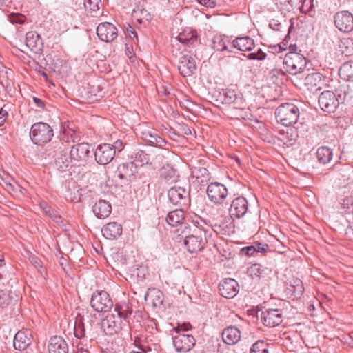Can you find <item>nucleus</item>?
<instances>
[{
    "label": "nucleus",
    "mask_w": 353,
    "mask_h": 353,
    "mask_svg": "<svg viewBox=\"0 0 353 353\" xmlns=\"http://www.w3.org/2000/svg\"><path fill=\"white\" fill-rule=\"evenodd\" d=\"M206 230L196 225L185 227L181 232L184 238L183 244L190 253H196L202 250L207 242Z\"/></svg>",
    "instance_id": "obj_1"
},
{
    "label": "nucleus",
    "mask_w": 353,
    "mask_h": 353,
    "mask_svg": "<svg viewBox=\"0 0 353 353\" xmlns=\"http://www.w3.org/2000/svg\"><path fill=\"white\" fill-rule=\"evenodd\" d=\"M48 148V155L52 156L54 159L56 165L59 169L64 170L70 166V163L73 162V161H70V156H67L70 147L68 141L65 139V137L54 141Z\"/></svg>",
    "instance_id": "obj_2"
},
{
    "label": "nucleus",
    "mask_w": 353,
    "mask_h": 353,
    "mask_svg": "<svg viewBox=\"0 0 353 353\" xmlns=\"http://www.w3.org/2000/svg\"><path fill=\"white\" fill-rule=\"evenodd\" d=\"M299 114L298 107L291 103H285L280 105L275 112L277 121L284 126H290L296 123Z\"/></svg>",
    "instance_id": "obj_3"
},
{
    "label": "nucleus",
    "mask_w": 353,
    "mask_h": 353,
    "mask_svg": "<svg viewBox=\"0 0 353 353\" xmlns=\"http://www.w3.org/2000/svg\"><path fill=\"white\" fill-rule=\"evenodd\" d=\"M54 136L52 127L44 122L34 123L30 130L31 141L36 145H43L50 142Z\"/></svg>",
    "instance_id": "obj_4"
},
{
    "label": "nucleus",
    "mask_w": 353,
    "mask_h": 353,
    "mask_svg": "<svg viewBox=\"0 0 353 353\" xmlns=\"http://www.w3.org/2000/svg\"><path fill=\"white\" fill-rule=\"evenodd\" d=\"M283 64L289 73L297 74L305 68L307 62L303 55L296 52H290L285 56Z\"/></svg>",
    "instance_id": "obj_5"
},
{
    "label": "nucleus",
    "mask_w": 353,
    "mask_h": 353,
    "mask_svg": "<svg viewBox=\"0 0 353 353\" xmlns=\"http://www.w3.org/2000/svg\"><path fill=\"white\" fill-rule=\"evenodd\" d=\"M90 304L98 312H106L113 306L112 301L108 293L105 291L95 292L92 296Z\"/></svg>",
    "instance_id": "obj_6"
},
{
    "label": "nucleus",
    "mask_w": 353,
    "mask_h": 353,
    "mask_svg": "<svg viewBox=\"0 0 353 353\" xmlns=\"http://www.w3.org/2000/svg\"><path fill=\"white\" fill-rule=\"evenodd\" d=\"M206 192L210 201L215 204H223L228 194L227 188L218 182L209 184Z\"/></svg>",
    "instance_id": "obj_7"
},
{
    "label": "nucleus",
    "mask_w": 353,
    "mask_h": 353,
    "mask_svg": "<svg viewBox=\"0 0 353 353\" xmlns=\"http://www.w3.org/2000/svg\"><path fill=\"white\" fill-rule=\"evenodd\" d=\"M115 154L116 146L104 143L97 148L94 152V157L99 164L106 165L113 160Z\"/></svg>",
    "instance_id": "obj_8"
},
{
    "label": "nucleus",
    "mask_w": 353,
    "mask_h": 353,
    "mask_svg": "<svg viewBox=\"0 0 353 353\" xmlns=\"http://www.w3.org/2000/svg\"><path fill=\"white\" fill-rule=\"evenodd\" d=\"M190 193L186 188L181 186H174L169 189L168 196L170 201L180 207L188 204Z\"/></svg>",
    "instance_id": "obj_9"
},
{
    "label": "nucleus",
    "mask_w": 353,
    "mask_h": 353,
    "mask_svg": "<svg viewBox=\"0 0 353 353\" xmlns=\"http://www.w3.org/2000/svg\"><path fill=\"white\" fill-rule=\"evenodd\" d=\"M123 321L115 314H108L101 321V327L108 335L119 332L123 327Z\"/></svg>",
    "instance_id": "obj_10"
},
{
    "label": "nucleus",
    "mask_w": 353,
    "mask_h": 353,
    "mask_svg": "<svg viewBox=\"0 0 353 353\" xmlns=\"http://www.w3.org/2000/svg\"><path fill=\"white\" fill-rule=\"evenodd\" d=\"M173 345L177 352H188L195 345L196 341L192 335L179 334L172 336Z\"/></svg>",
    "instance_id": "obj_11"
},
{
    "label": "nucleus",
    "mask_w": 353,
    "mask_h": 353,
    "mask_svg": "<svg viewBox=\"0 0 353 353\" xmlns=\"http://www.w3.org/2000/svg\"><path fill=\"white\" fill-rule=\"evenodd\" d=\"M90 154V145L87 143H77L70 147V158L73 162H85Z\"/></svg>",
    "instance_id": "obj_12"
},
{
    "label": "nucleus",
    "mask_w": 353,
    "mask_h": 353,
    "mask_svg": "<svg viewBox=\"0 0 353 353\" xmlns=\"http://www.w3.org/2000/svg\"><path fill=\"white\" fill-rule=\"evenodd\" d=\"M97 34L102 41L111 42L117 37V28L111 23H101L97 28Z\"/></svg>",
    "instance_id": "obj_13"
},
{
    "label": "nucleus",
    "mask_w": 353,
    "mask_h": 353,
    "mask_svg": "<svg viewBox=\"0 0 353 353\" xmlns=\"http://www.w3.org/2000/svg\"><path fill=\"white\" fill-rule=\"evenodd\" d=\"M261 320L265 326L274 327L282 323L283 315L278 309H268L261 312Z\"/></svg>",
    "instance_id": "obj_14"
},
{
    "label": "nucleus",
    "mask_w": 353,
    "mask_h": 353,
    "mask_svg": "<svg viewBox=\"0 0 353 353\" xmlns=\"http://www.w3.org/2000/svg\"><path fill=\"white\" fill-rule=\"evenodd\" d=\"M248 210V202L243 196L235 198L232 201L229 210L231 217L241 218L247 213Z\"/></svg>",
    "instance_id": "obj_15"
},
{
    "label": "nucleus",
    "mask_w": 353,
    "mask_h": 353,
    "mask_svg": "<svg viewBox=\"0 0 353 353\" xmlns=\"http://www.w3.org/2000/svg\"><path fill=\"white\" fill-rule=\"evenodd\" d=\"M117 174L121 179L132 181L138 174V167L134 162L123 163L118 166Z\"/></svg>",
    "instance_id": "obj_16"
},
{
    "label": "nucleus",
    "mask_w": 353,
    "mask_h": 353,
    "mask_svg": "<svg viewBox=\"0 0 353 353\" xmlns=\"http://www.w3.org/2000/svg\"><path fill=\"white\" fill-rule=\"evenodd\" d=\"M221 296L227 299L234 297L239 292V284L233 279H225L219 285Z\"/></svg>",
    "instance_id": "obj_17"
},
{
    "label": "nucleus",
    "mask_w": 353,
    "mask_h": 353,
    "mask_svg": "<svg viewBox=\"0 0 353 353\" xmlns=\"http://www.w3.org/2000/svg\"><path fill=\"white\" fill-rule=\"evenodd\" d=\"M196 69V61L191 56L185 54L179 59L178 70L183 77L191 76Z\"/></svg>",
    "instance_id": "obj_18"
},
{
    "label": "nucleus",
    "mask_w": 353,
    "mask_h": 353,
    "mask_svg": "<svg viewBox=\"0 0 353 353\" xmlns=\"http://www.w3.org/2000/svg\"><path fill=\"white\" fill-rule=\"evenodd\" d=\"M141 139L151 145L163 148L166 141L159 136L154 130L146 129L141 132Z\"/></svg>",
    "instance_id": "obj_19"
},
{
    "label": "nucleus",
    "mask_w": 353,
    "mask_h": 353,
    "mask_svg": "<svg viewBox=\"0 0 353 353\" xmlns=\"http://www.w3.org/2000/svg\"><path fill=\"white\" fill-rule=\"evenodd\" d=\"M49 353H68V345L66 341L61 336H52L48 343Z\"/></svg>",
    "instance_id": "obj_20"
},
{
    "label": "nucleus",
    "mask_w": 353,
    "mask_h": 353,
    "mask_svg": "<svg viewBox=\"0 0 353 353\" xmlns=\"http://www.w3.org/2000/svg\"><path fill=\"white\" fill-rule=\"evenodd\" d=\"M164 296L158 289H148L145 295V300L154 307H160L163 303Z\"/></svg>",
    "instance_id": "obj_21"
},
{
    "label": "nucleus",
    "mask_w": 353,
    "mask_h": 353,
    "mask_svg": "<svg viewBox=\"0 0 353 353\" xmlns=\"http://www.w3.org/2000/svg\"><path fill=\"white\" fill-rule=\"evenodd\" d=\"M122 226L117 222H110L101 230L103 236L108 239H117L122 234Z\"/></svg>",
    "instance_id": "obj_22"
},
{
    "label": "nucleus",
    "mask_w": 353,
    "mask_h": 353,
    "mask_svg": "<svg viewBox=\"0 0 353 353\" xmlns=\"http://www.w3.org/2000/svg\"><path fill=\"white\" fill-rule=\"evenodd\" d=\"M222 339L225 343L231 345H234L241 339L240 330L234 326L226 327L222 332Z\"/></svg>",
    "instance_id": "obj_23"
},
{
    "label": "nucleus",
    "mask_w": 353,
    "mask_h": 353,
    "mask_svg": "<svg viewBox=\"0 0 353 353\" xmlns=\"http://www.w3.org/2000/svg\"><path fill=\"white\" fill-rule=\"evenodd\" d=\"M231 114L237 119H245L248 117L247 105L245 100L239 95L235 101L232 104Z\"/></svg>",
    "instance_id": "obj_24"
},
{
    "label": "nucleus",
    "mask_w": 353,
    "mask_h": 353,
    "mask_svg": "<svg viewBox=\"0 0 353 353\" xmlns=\"http://www.w3.org/2000/svg\"><path fill=\"white\" fill-rule=\"evenodd\" d=\"M26 45L34 52L41 50L43 48V41L40 35L33 31H30L26 34Z\"/></svg>",
    "instance_id": "obj_25"
},
{
    "label": "nucleus",
    "mask_w": 353,
    "mask_h": 353,
    "mask_svg": "<svg viewBox=\"0 0 353 353\" xmlns=\"http://www.w3.org/2000/svg\"><path fill=\"white\" fill-rule=\"evenodd\" d=\"M177 39L183 45L191 46L198 41V35L196 30L187 28L178 35Z\"/></svg>",
    "instance_id": "obj_26"
},
{
    "label": "nucleus",
    "mask_w": 353,
    "mask_h": 353,
    "mask_svg": "<svg viewBox=\"0 0 353 353\" xmlns=\"http://www.w3.org/2000/svg\"><path fill=\"white\" fill-rule=\"evenodd\" d=\"M112 211L111 205L105 200H99L93 206V212L99 219L108 217Z\"/></svg>",
    "instance_id": "obj_27"
},
{
    "label": "nucleus",
    "mask_w": 353,
    "mask_h": 353,
    "mask_svg": "<svg viewBox=\"0 0 353 353\" xmlns=\"http://www.w3.org/2000/svg\"><path fill=\"white\" fill-rule=\"evenodd\" d=\"M234 48L241 51H251L255 46L254 40L248 37H236L232 41Z\"/></svg>",
    "instance_id": "obj_28"
},
{
    "label": "nucleus",
    "mask_w": 353,
    "mask_h": 353,
    "mask_svg": "<svg viewBox=\"0 0 353 353\" xmlns=\"http://www.w3.org/2000/svg\"><path fill=\"white\" fill-rule=\"evenodd\" d=\"M13 343L16 350L22 351L30 345L31 340L24 332L19 331L14 336Z\"/></svg>",
    "instance_id": "obj_29"
},
{
    "label": "nucleus",
    "mask_w": 353,
    "mask_h": 353,
    "mask_svg": "<svg viewBox=\"0 0 353 353\" xmlns=\"http://www.w3.org/2000/svg\"><path fill=\"white\" fill-rule=\"evenodd\" d=\"M185 219V213L181 209H176L170 212L166 216L167 223L171 226H182L183 221Z\"/></svg>",
    "instance_id": "obj_30"
},
{
    "label": "nucleus",
    "mask_w": 353,
    "mask_h": 353,
    "mask_svg": "<svg viewBox=\"0 0 353 353\" xmlns=\"http://www.w3.org/2000/svg\"><path fill=\"white\" fill-rule=\"evenodd\" d=\"M288 290L294 297L298 298L303 293V282L298 278H292L288 283Z\"/></svg>",
    "instance_id": "obj_31"
},
{
    "label": "nucleus",
    "mask_w": 353,
    "mask_h": 353,
    "mask_svg": "<svg viewBox=\"0 0 353 353\" xmlns=\"http://www.w3.org/2000/svg\"><path fill=\"white\" fill-rule=\"evenodd\" d=\"M341 79L347 81H353V61L344 63L339 69Z\"/></svg>",
    "instance_id": "obj_32"
},
{
    "label": "nucleus",
    "mask_w": 353,
    "mask_h": 353,
    "mask_svg": "<svg viewBox=\"0 0 353 353\" xmlns=\"http://www.w3.org/2000/svg\"><path fill=\"white\" fill-rule=\"evenodd\" d=\"M335 26L353 25V16L347 11L337 12L334 16Z\"/></svg>",
    "instance_id": "obj_33"
},
{
    "label": "nucleus",
    "mask_w": 353,
    "mask_h": 353,
    "mask_svg": "<svg viewBox=\"0 0 353 353\" xmlns=\"http://www.w3.org/2000/svg\"><path fill=\"white\" fill-rule=\"evenodd\" d=\"M116 316H119L121 320L126 321L132 314V309L128 303L122 302L115 305Z\"/></svg>",
    "instance_id": "obj_34"
},
{
    "label": "nucleus",
    "mask_w": 353,
    "mask_h": 353,
    "mask_svg": "<svg viewBox=\"0 0 353 353\" xmlns=\"http://www.w3.org/2000/svg\"><path fill=\"white\" fill-rule=\"evenodd\" d=\"M192 174L197 179H200L201 183H206L210 179L209 171L204 167L195 166L192 169Z\"/></svg>",
    "instance_id": "obj_35"
},
{
    "label": "nucleus",
    "mask_w": 353,
    "mask_h": 353,
    "mask_svg": "<svg viewBox=\"0 0 353 353\" xmlns=\"http://www.w3.org/2000/svg\"><path fill=\"white\" fill-rule=\"evenodd\" d=\"M331 101V91L326 90L323 92L319 97V104L321 110L330 113L331 112L330 102Z\"/></svg>",
    "instance_id": "obj_36"
},
{
    "label": "nucleus",
    "mask_w": 353,
    "mask_h": 353,
    "mask_svg": "<svg viewBox=\"0 0 353 353\" xmlns=\"http://www.w3.org/2000/svg\"><path fill=\"white\" fill-rule=\"evenodd\" d=\"M316 157L321 163H327L331 160V150L327 146L320 147L317 150Z\"/></svg>",
    "instance_id": "obj_37"
},
{
    "label": "nucleus",
    "mask_w": 353,
    "mask_h": 353,
    "mask_svg": "<svg viewBox=\"0 0 353 353\" xmlns=\"http://www.w3.org/2000/svg\"><path fill=\"white\" fill-rule=\"evenodd\" d=\"M212 48L216 51H228L231 52V50H228L225 43V39L221 35H216L212 39Z\"/></svg>",
    "instance_id": "obj_38"
},
{
    "label": "nucleus",
    "mask_w": 353,
    "mask_h": 353,
    "mask_svg": "<svg viewBox=\"0 0 353 353\" xmlns=\"http://www.w3.org/2000/svg\"><path fill=\"white\" fill-rule=\"evenodd\" d=\"M238 96L234 90H227L221 94L219 100L223 104L232 105Z\"/></svg>",
    "instance_id": "obj_39"
},
{
    "label": "nucleus",
    "mask_w": 353,
    "mask_h": 353,
    "mask_svg": "<svg viewBox=\"0 0 353 353\" xmlns=\"http://www.w3.org/2000/svg\"><path fill=\"white\" fill-rule=\"evenodd\" d=\"M349 41H340L339 48L336 50L335 55L336 57H348L350 55L352 50L347 46Z\"/></svg>",
    "instance_id": "obj_40"
},
{
    "label": "nucleus",
    "mask_w": 353,
    "mask_h": 353,
    "mask_svg": "<svg viewBox=\"0 0 353 353\" xmlns=\"http://www.w3.org/2000/svg\"><path fill=\"white\" fill-rule=\"evenodd\" d=\"M268 347L265 341L259 340L252 345L250 353H268Z\"/></svg>",
    "instance_id": "obj_41"
},
{
    "label": "nucleus",
    "mask_w": 353,
    "mask_h": 353,
    "mask_svg": "<svg viewBox=\"0 0 353 353\" xmlns=\"http://www.w3.org/2000/svg\"><path fill=\"white\" fill-rule=\"evenodd\" d=\"M101 0H85L84 1L86 10L89 11L92 14L98 12Z\"/></svg>",
    "instance_id": "obj_42"
},
{
    "label": "nucleus",
    "mask_w": 353,
    "mask_h": 353,
    "mask_svg": "<svg viewBox=\"0 0 353 353\" xmlns=\"http://www.w3.org/2000/svg\"><path fill=\"white\" fill-rule=\"evenodd\" d=\"M341 205L345 212H353V197H346L343 199L341 203Z\"/></svg>",
    "instance_id": "obj_43"
},
{
    "label": "nucleus",
    "mask_w": 353,
    "mask_h": 353,
    "mask_svg": "<svg viewBox=\"0 0 353 353\" xmlns=\"http://www.w3.org/2000/svg\"><path fill=\"white\" fill-rule=\"evenodd\" d=\"M52 220L55 221L57 224H61L63 222V219L59 212L50 207V208L45 213Z\"/></svg>",
    "instance_id": "obj_44"
},
{
    "label": "nucleus",
    "mask_w": 353,
    "mask_h": 353,
    "mask_svg": "<svg viewBox=\"0 0 353 353\" xmlns=\"http://www.w3.org/2000/svg\"><path fill=\"white\" fill-rule=\"evenodd\" d=\"M321 79L319 73H312L305 78V84L307 85H316V83Z\"/></svg>",
    "instance_id": "obj_45"
},
{
    "label": "nucleus",
    "mask_w": 353,
    "mask_h": 353,
    "mask_svg": "<svg viewBox=\"0 0 353 353\" xmlns=\"http://www.w3.org/2000/svg\"><path fill=\"white\" fill-rule=\"evenodd\" d=\"M244 56L250 60L263 61L266 58L267 54L261 49H259L256 52H252L248 55L244 54Z\"/></svg>",
    "instance_id": "obj_46"
},
{
    "label": "nucleus",
    "mask_w": 353,
    "mask_h": 353,
    "mask_svg": "<svg viewBox=\"0 0 353 353\" xmlns=\"http://www.w3.org/2000/svg\"><path fill=\"white\" fill-rule=\"evenodd\" d=\"M314 0H303L300 10L302 13H310L314 8Z\"/></svg>",
    "instance_id": "obj_47"
},
{
    "label": "nucleus",
    "mask_w": 353,
    "mask_h": 353,
    "mask_svg": "<svg viewBox=\"0 0 353 353\" xmlns=\"http://www.w3.org/2000/svg\"><path fill=\"white\" fill-rule=\"evenodd\" d=\"M161 174L166 180H170L175 176V171L172 168L164 169Z\"/></svg>",
    "instance_id": "obj_48"
},
{
    "label": "nucleus",
    "mask_w": 353,
    "mask_h": 353,
    "mask_svg": "<svg viewBox=\"0 0 353 353\" xmlns=\"http://www.w3.org/2000/svg\"><path fill=\"white\" fill-rule=\"evenodd\" d=\"M256 252L254 245L244 247L241 250V254L247 256H252Z\"/></svg>",
    "instance_id": "obj_49"
},
{
    "label": "nucleus",
    "mask_w": 353,
    "mask_h": 353,
    "mask_svg": "<svg viewBox=\"0 0 353 353\" xmlns=\"http://www.w3.org/2000/svg\"><path fill=\"white\" fill-rule=\"evenodd\" d=\"M250 271L252 275H254L259 277L261 276L263 272L259 264H254L252 265Z\"/></svg>",
    "instance_id": "obj_50"
},
{
    "label": "nucleus",
    "mask_w": 353,
    "mask_h": 353,
    "mask_svg": "<svg viewBox=\"0 0 353 353\" xmlns=\"http://www.w3.org/2000/svg\"><path fill=\"white\" fill-rule=\"evenodd\" d=\"M191 327L192 326L190 323H184L181 325L179 324L177 327L173 328V330L176 334H179L180 330L188 331L190 330Z\"/></svg>",
    "instance_id": "obj_51"
},
{
    "label": "nucleus",
    "mask_w": 353,
    "mask_h": 353,
    "mask_svg": "<svg viewBox=\"0 0 353 353\" xmlns=\"http://www.w3.org/2000/svg\"><path fill=\"white\" fill-rule=\"evenodd\" d=\"M254 247L256 248V252L259 253H264L269 249L268 245L263 243H257L254 245Z\"/></svg>",
    "instance_id": "obj_52"
},
{
    "label": "nucleus",
    "mask_w": 353,
    "mask_h": 353,
    "mask_svg": "<svg viewBox=\"0 0 353 353\" xmlns=\"http://www.w3.org/2000/svg\"><path fill=\"white\" fill-rule=\"evenodd\" d=\"M333 94L334 95L336 101H337V105H339L340 103L343 104L344 103L345 99V93L344 92H341L340 93H338V91L336 90V93Z\"/></svg>",
    "instance_id": "obj_53"
},
{
    "label": "nucleus",
    "mask_w": 353,
    "mask_h": 353,
    "mask_svg": "<svg viewBox=\"0 0 353 353\" xmlns=\"http://www.w3.org/2000/svg\"><path fill=\"white\" fill-rule=\"evenodd\" d=\"M269 26L272 30L277 31L281 30V28H282V24L275 19H272L270 22Z\"/></svg>",
    "instance_id": "obj_54"
},
{
    "label": "nucleus",
    "mask_w": 353,
    "mask_h": 353,
    "mask_svg": "<svg viewBox=\"0 0 353 353\" xmlns=\"http://www.w3.org/2000/svg\"><path fill=\"white\" fill-rule=\"evenodd\" d=\"M336 27L341 32H350L353 30V25L349 26V25H343V26H336Z\"/></svg>",
    "instance_id": "obj_55"
},
{
    "label": "nucleus",
    "mask_w": 353,
    "mask_h": 353,
    "mask_svg": "<svg viewBox=\"0 0 353 353\" xmlns=\"http://www.w3.org/2000/svg\"><path fill=\"white\" fill-rule=\"evenodd\" d=\"M8 117V112L6 110H4L3 108L0 109V127L2 126Z\"/></svg>",
    "instance_id": "obj_56"
},
{
    "label": "nucleus",
    "mask_w": 353,
    "mask_h": 353,
    "mask_svg": "<svg viewBox=\"0 0 353 353\" xmlns=\"http://www.w3.org/2000/svg\"><path fill=\"white\" fill-rule=\"evenodd\" d=\"M225 220V219H223V220L220 221V223H215L213 225H212V228L213 230L216 232H221L222 230V227L223 225H224V222L223 221Z\"/></svg>",
    "instance_id": "obj_57"
},
{
    "label": "nucleus",
    "mask_w": 353,
    "mask_h": 353,
    "mask_svg": "<svg viewBox=\"0 0 353 353\" xmlns=\"http://www.w3.org/2000/svg\"><path fill=\"white\" fill-rule=\"evenodd\" d=\"M201 4L209 8H213L215 3L213 0H197Z\"/></svg>",
    "instance_id": "obj_58"
},
{
    "label": "nucleus",
    "mask_w": 353,
    "mask_h": 353,
    "mask_svg": "<svg viewBox=\"0 0 353 353\" xmlns=\"http://www.w3.org/2000/svg\"><path fill=\"white\" fill-rule=\"evenodd\" d=\"M345 234L350 239H353V221L352 223H349L347 228L345 230Z\"/></svg>",
    "instance_id": "obj_59"
},
{
    "label": "nucleus",
    "mask_w": 353,
    "mask_h": 353,
    "mask_svg": "<svg viewBox=\"0 0 353 353\" xmlns=\"http://www.w3.org/2000/svg\"><path fill=\"white\" fill-rule=\"evenodd\" d=\"M127 32H128V36L130 38H132V39H136V40H138L137 34L135 32V30L133 29V28L130 26V28L127 29Z\"/></svg>",
    "instance_id": "obj_60"
},
{
    "label": "nucleus",
    "mask_w": 353,
    "mask_h": 353,
    "mask_svg": "<svg viewBox=\"0 0 353 353\" xmlns=\"http://www.w3.org/2000/svg\"><path fill=\"white\" fill-rule=\"evenodd\" d=\"M40 207L43 210L44 213H46V211H48L50 208V206H49L48 203L45 201H42L40 203Z\"/></svg>",
    "instance_id": "obj_61"
},
{
    "label": "nucleus",
    "mask_w": 353,
    "mask_h": 353,
    "mask_svg": "<svg viewBox=\"0 0 353 353\" xmlns=\"http://www.w3.org/2000/svg\"><path fill=\"white\" fill-rule=\"evenodd\" d=\"M32 262L36 268L39 269L40 268H42L40 261L37 258H33Z\"/></svg>",
    "instance_id": "obj_62"
},
{
    "label": "nucleus",
    "mask_w": 353,
    "mask_h": 353,
    "mask_svg": "<svg viewBox=\"0 0 353 353\" xmlns=\"http://www.w3.org/2000/svg\"><path fill=\"white\" fill-rule=\"evenodd\" d=\"M33 101L36 103L37 107H43V102L40 99H39L37 97H34Z\"/></svg>",
    "instance_id": "obj_63"
},
{
    "label": "nucleus",
    "mask_w": 353,
    "mask_h": 353,
    "mask_svg": "<svg viewBox=\"0 0 353 353\" xmlns=\"http://www.w3.org/2000/svg\"><path fill=\"white\" fill-rule=\"evenodd\" d=\"M12 22L13 23H23V20L20 17H14L12 19Z\"/></svg>",
    "instance_id": "obj_64"
}]
</instances>
